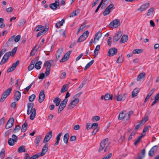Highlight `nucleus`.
Here are the masks:
<instances>
[{
  "label": "nucleus",
  "mask_w": 159,
  "mask_h": 159,
  "mask_svg": "<svg viewBox=\"0 0 159 159\" xmlns=\"http://www.w3.org/2000/svg\"><path fill=\"white\" fill-rule=\"evenodd\" d=\"M18 152L19 153L25 152V147L23 146H21L18 149Z\"/></svg>",
  "instance_id": "obj_38"
},
{
  "label": "nucleus",
  "mask_w": 159,
  "mask_h": 159,
  "mask_svg": "<svg viewBox=\"0 0 159 159\" xmlns=\"http://www.w3.org/2000/svg\"><path fill=\"white\" fill-rule=\"evenodd\" d=\"M36 97V96L35 94H32L29 97V101L30 102H32L34 101Z\"/></svg>",
  "instance_id": "obj_50"
},
{
  "label": "nucleus",
  "mask_w": 159,
  "mask_h": 159,
  "mask_svg": "<svg viewBox=\"0 0 159 159\" xmlns=\"http://www.w3.org/2000/svg\"><path fill=\"white\" fill-rule=\"evenodd\" d=\"M48 30V28H45L43 30L39 32L37 35V37H39L43 34L45 33Z\"/></svg>",
  "instance_id": "obj_31"
},
{
  "label": "nucleus",
  "mask_w": 159,
  "mask_h": 159,
  "mask_svg": "<svg viewBox=\"0 0 159 159\" xmlns=\"http://www.w3.org/2000/svg\"><path fill=\"white\" fill-rule=\"evenodd\" d=\"M50 69H49L48 68H46V70L45 72V74L46 75V76H48L50 73Z\"/></svg>",
  "instance_id": "obj_60"
},
{
  "label": "nucleus",
  "mask_w": 159,
  "mask_h": 159,
  "mask_svg": "<svg viewBox=\"0 0 159 159\" xmlns=\"http://www.w3.org/2000/svg\"><path fill=\"white\" fill-rule=\"evenodd\" d=\"M63 49L62 48L59 49L57 52L56 54V60L58 61L61 57L63 55Z\"/></svg>",
  "instance_id": "obj_19"
},
{
  "label": "nucleus",
  "mask_w": 159,
  "mask_h": 159,
  "mask_svg": "<svg viewBox=\"0 0 159 159\" xmlns=\"http://www.w3.org/2000/svg\"><path fill=\"white\" fill-rule=\"evenodd\" d=\"M19 61L17 60L15 63H13L12 66L7 69V72L9 73L14 70L15 69L16 67L19 65Z\"/></svg>",
  "instance_id": "obj_15"
},
{
  "label": "nucleus",
  "mask_w": 159,
  "mask_h": 159,
  "mask_svg": "<svg viewBox=\"0 0 159 159\" xmlns=\"http://www.w3.org/2000/svg\"><path fill=\"white\" fill-rule=\"evenodd\" d=\"M65 23V20L63 19L58 22L56 23L55 25V26L57 28H59L61 26L63 25V24Z\"/></svg>",
  "instance_id": "obj_28"
},
{
  "label": "nucleus",
  "mask_w": 159,
  "mask_h": 159,
  "mask_svg": "<svg viewBox=\"0 0 159 159\" xmlns=\"http://www.w3.org/2000/svg\"><path fill=\"white\" fill-rule=\"evenodd\" d=\"M27 124L26 122L24 123L22 125L21 131L22 132H25L27 129Z\"/></svg>",
  "instance_id": "obj_39"
},
{
  "label": "nucleus",
  "mask_w": 159,
  "mask_h": 159,
  "mask_svg": "<svg viewBox=\"0 0 159 159\" xmlns=\"http://www.w3.org/2000/svg\"><path fill=\"white\" fill-rule=\"evenodd\" d=\"M68 85L67 84L64 85L62 87L61 90V93H63L68 90Z\"/></svg>",
  "instance_id": "obj_35"
},
{
  "label": "nucleus",
  "mask_w": 159,
  "mask_h": 159,
  "mask_svg": "<svg viewBox=\"0 0 159 159\" xmlns=\"http://www.w3.org/2000/svg\"><path fill=\"white\" fill-rule=\"evenodd\" d=\"M62 134L61 133H60L59 134L57 135L56 138V142L54 144V146H56L59 143V141L60 140V137L62 135Z\"/></svg>",
  "instance_id": "obj_29"
},
{
  "label": "nucleus",
  "mask_w": 159,
  "mask_h": 159,
  "mask_svg": "<svg viewBox=\"0 0 159 159\" xmlns=\"http://www.w3.org/2000/svg\"><path fill=\"white\" fill-rule=\"evenodd\" d=\"M21 97V93L17 91L15 92L14 95L15 100L18 101L20 99Z\"/></svg>",
  "instance_id": "obj_23"
},
{
  "label": "nucleus",
  "mask_w": 159,
  "mask_h": 159,
  "mask_svg": "<svg viewBox=\"0 0 159 159\" xmlns=\"http://www.w3.org/2000/svg\"><path fill=\"white\" fill-rule=\"evenodd\" d=\"M102 36V33L100 31L98 32L95 35L94 39L93 41V43L94 44L96 43V40L98 41L99 40V39Z\"/></svg>",
  "instance_id": "obj_21"
},
{
  "label": "nucleus",
  "mask_w": 159,
  "mask_h": 159,
  "mask_svg": "<svg viewBox=\"0 0 159 159\" xmlns=\"http://www.w3.org/2000/svg\"><path fill=\"white\" fill-rule=\"evenodd\" d=\"M52 61V60L49 61H45L44 63V66H47V68L50 69V67L51 66L52 64L51 61Z\"/></svg>",
  "instance_id": "obj_33"
},
{
  "label": "nucleus",
  "mask_w": 159,
  "mask_h": 159,
  "mask_svg": "<svg viewBox=\"0 0 159 159\" xmlns=\"http://www.w3.org/2000/svg\"><path fill=\"white\" fill-rule=\"evenodd\" d=\"M79 99L77 98H75V99L72 101L69 104L67 107L68 109L70 110L72 109L73 107L72 106V105L76 106L79 102Z\"/></svg>",
  "instance_id": "obj_10"
},
{
  "label": "nucleus",
  "mask_w": 159,
  "mask_h": 159,
  "mask_svg": "<svg viewBox=\"0 0 159 159\" xmlns=\"http://www.w3.org/2000/svg\"><path fill=\"white\" fill-rule=\"evenodd\" d=\"M52 136V131H51L48 132L46 135L44 139L43 143H46L48 142L51 139Z\"/></svg>",
  "instance_id": "obj_13"
},
{
  "label": "nucleus",
  "mask_w": 159,
  "mask_h": 159,
  "mask_svg": "<svg viewBox=\"0 0 159 159\" xmlns=\"http://www.w3.org/2000/svg\"><path fill=\"white\" fill-rule=\"evenodd\" d=\"M139 91V89L135 88L134 89L132 93V97L133 98L136 96Z\"/></svg>",
  "instance_id": "obj_25"
},
{
  "label": "nucleus",
  "mask_w": 159,
  "mask_h": 159,
  "mask_svg": "<svg viewBox=\"0 0 159 159\" xmlns=\"http://www.w3.org/2000/svg\"><path fill=\"white\" fill-rule=\"evenodd\" d=\"M12 138H10L8 142V144L10 146H13L15 142H16L18 140L17 137L15 134L12 135Z\"/></svg>",
  "instance_id": "obj_5"
},
{
  "label": "nucleus",
  "mask_w": 159,
  "mask_h": 159,
  "mask_svg": "<svg viewBox=\"0 0 159 159\" xmlns=\"http://www.w3.org/2000/svg\"><path fill=\"white\" fill-rule=\"evenodd\" d=\"M127 95V94L126 93L120 94L118 96H116L115 98L117 101L124 100L126 98Z\"/></svg>",
  "instance_id": "obj_17"
},
{
  "label": "nucleus",
  "mask_w": 159,
  "mask_h": 159,
  "mask_svg": "<svg viewBox=\"0 0 159 159\" xmlns=\"http://www.w3.org/2000/svg\"><path fill=\"white\" fill-rule=\"evenodd\" d=\"M60 101L61 100L58 97L55 98L53 101L54 103L56 104V106H58L59 105Z\"/></svg>",
  "instance_id": "obj_36"
},
{
  "label": "nucleus",
  "mask_w": 159,
  "mask_h": 159,
  "mask_svg": "<svg viewBox=\"0 0 159 159\" xmlns=\"http://www.w3.org/2000/svg\"><path fill=\"white\" fill-rule=\"evenodd\" d=\"M11 90L12 88H9L2 93L0 99L1 102H2L4 101L6 98L10 94Z\"/></svg>",
  "instance_id": "obj_2"
},
{
  "label": "nucleus",
  "mask_w": 159,
  "mask_h": 159,
  "mask_svg": "<svg viewBox=\"0 0 159 159\" xmlns=\"http://www.w3.org/2000/svg\"><path fill=\"white\" fill-rule=\"evenodd\" d=\"M93 62L94 60H92L90 61L87 63L84 68V70H86L88 68H89L92 65Z\"/></svg>",
  "instance_id": "obj_37"
},
{
  "label": "nucleus",
  "mask_w": 159,
  "mask_h": 159,
  "mask_svg": "<svg viewBox=\"0 0 159 159\" xmlns=\"http://www.w3.org/2000/svg\"><path fill=\"white\" fill-rule=\"evenodd\" d=\"M66 73L65 72H62L60 75V78L61 79H63L65 78Z\"/></svg>",
  "instance_id": "obj_63"
},
{
  "label": "nucleus",
  "mask_w": 159,
  "mask_h": 159,
  "mask_svg": "<svg viewBox=\"0 0 159 159\" xmlns=\"http://www.w3.org/2000/svg\"><path fill=\"white\" fill-rule=\"evenodd\" d=\"M11 55V54H10V52L6 53L0 62V65H1L5 63L8 60Z\"/></svg>",
  "instance_id": "obj_6"
},
{
  "label": "nucleus",
  "mask_w": 159,
  "mask_h": 159,
  "mask_svg": "<svg viewBox=\"0 0 159 159\" xmlns=\"http://www.w3.org/2000/svg\"><path fill=\"white\" fill-rule=\"evenodd\" d=\"M40 156V153H39L38 154L34 155L30 157V159H36Z\"/></svg>",
  "instance_id": "obj_53"
},
{
  "label": "nucleus",
  "mask_w": 159,
  "mask_h": 159,
  "mask_svg": "<svg viewBox=\"0 0 159 159\" xmlns=\"http://www.w3.org/2000/svg\"><path fill=\"white\" fill-rule=\"evenodd\" d=\"M89 34V31L88 30H86L79 38L77 40V42L79 43L84 41L87 38Z\"/></svg>",
  "instance_id": "obj_4"
},
{
  "label": "nucleus",
  "mask_w": 159,
  "mask_h": 159,
  "mask_svg": "<svg viewBox=\"0 0 159 159\" xmlns=\"http://www.w3.org/2000/svg\"><path fill=\"white\" fill-rule=\"evenodd\" d=\"M5 155V150L3 148L2 149L0 153V156L2 158H4Z\"/></svg>",
  "instance_id": "obj_52"
},
{
  "label": "nucleus",
  "mask_w": 159,
  "mask_h": 159,
  "mask_svg": "<svg viewBox=\"0 0 159 159\" xmlns=\"http://www.w3.org/2000/svg\"><path fill=\"white\" fill-rule=\"evenodd\" d=\"M77 10H75L74 11H73L72 12L70 16V17H73L74 16H76L77 14L76 12L77 11Z\"/></svg>",
  "instance_id": "obj_61"
},
{
  "label": "nucleus",
  "mask_w": 159,
  "mask_h": 159,
  "mask_svg": "<svg viewBox=\"0 0 159 159\" xmlns=\"http://www.w3.org/2000/svg\"><path fill=\"white\" fill-rule=\"evenodd\" d=\"M110 11L106 8L103 12V14L104 16H105L109 14L110 13Z\"/></svg>",
  "instance_id": "obj_58"
},
{
  "label": "nucleus",
  "mask_w": 159,
  "mask_h": 159,
  "mask_svg": "<svg viewBox=\"0 0 159 159\" xmlns=\"http://www.w3.org/2000/svg\"><path fill=\"white\" fill-rule=\"evenodd\" d=\"M48 148V145L47 143H46L43 147L41 152L40 153V156H43L47 152Z\"/></svg>",
  "instance_id": "obj_22"
},
{
  "label": "nucleus",
  "mask_w": 159,
  "mask_h": 159,
  "mask_svg": "<svg viewBox=\"0 0 159 159\" xmlns=\"http://www.w3.org/2000/svg\"><path fill=\"white\" fill-rule=\"evenodd\" d=\"M71 52V51H68L66 54L64 55V56L60 61V62H63L67 61L68 60L69 56Z\"/></svg>",
  "instance_id": "obj_12"
},
{
  "label": "nucleus",
  "mask_w": 159,
  "mask_h": 159,
  "mask_svg": "<svg viewBox=\"0 0 159 159\" xmlns=\"http://www.w3.org/2000/svg\"><path fill=\"white\" fill-rule=\"evenodd\" d=\"M65 107H64L63 106H61L60 105L58 108V113H60L61 111H62L63 110Z\"/></svg>",
  "instance_id": "obj_62"
},
{
  "label": "nucleus",
  "mask_w": 159,
  "mask_h": 159,
  "mask_svg": "<svg viewBox=\"0 0 159 159\" xmlns=\"http://www.w3.org/2000/svg\"><path fill=\"white\" fill-rule=\"evenodd\" d=\"M69 137V134L68 133H66L65 134L63 137V141L65 143L67 144L68 140Z\"/></svg>",
  "instance_id": "obj_26"
},
{
  "label": "nucleus",
  "mask_w": 159,
  "mask_h": 159,
  "mask_svg": "<svg viewBox=\"0 0 159 159\" xmlns=\"http://www.w3.org/2000/svg\"><path fill=\"white\" fill-rule=\"evenodd\" d=\"M111 157V153H110L109 154L107 155L105 157H104L102 159H109Z\"/></svg>",
  "instance_id": "obj_64"
},
{
  "label": "nucleus",
  "mask_w": 159,
  "mask_h": 159,
  "mask_svg": "<svg viewBox=\"0 0 159 159\" xmlns=\"http://www.w3.org/2000/svg\"><path fill=\"white\" fill-rule=\"evenodd\" d=\"M20 129V126L19 125H17L16 126L15 129L13 130V132L14 133H16L17 131H19Z\"/></svg>",
  "instance_id": "obj_49"
},
{
  "label": "nucleus",
  "mask_w": 159,
  "mask_h": 159,
  "mask_svg": "<svg viewBox=\"0 0 159 159\" xmlns=\"http://www.w3.org/2000/svg\"><path fill=\"white\" fill-rule=\"evenodd\" d=\"M14 121V118L13 117L10 118L7 121L6 125L5 128L6 129H8L11 128L13 124Z\"/></svg>",
  "instance_id": "obj_9"
},
{
  "label": "nucleus",
  "mask_w": 159,
  "mask_h": 159,
  "mask_svg": "<svg viewBox=\"0 0 159 159\" xmlns=\"http://www.w3.org/2000/svg\"><path fill=\"white\" fill-rule=\"evenodd\" d=\"M42 63V62L41 61H39L37 62H36V61H35L34 67L37 70H39L41 68L40 65Z\"/></svg>",
  "instance_id": "obj_34"
},
{
  "label": "nucleus",
  "mask_w": 159,
  "mask_h": 159,
  "mask_svg": "<svg viewBox=\"0 0 159 159\" xmlns=\"http://www.w3.org/2000/svg\"><path fill=\"white\" fill-rule=\"evenodd\" d=\"M112 95H110L109 93H107L104 96V98L105 100H108L109 99H112Z\"/></svg>",
  "instance_id": "obj_40"
},
{
  "label": "nucleus",
  "mask_w": 159,
  "mask_h": 159,
  "mask_svg": "<svg viewBox=\"0 0 159 159\" xmlns=\"http://www.w3.org/2000/svg\"><path fill=\"white\" fill-rule=\"evenodd\" d=\"M128 39V37L126 35H123L121 38L120 43H122L126 42Z\"/></svg>",
  "instance_id": "obj_27"
},
{
  "label": "nucleus",
  "mask_w": 159,
  "mask_h": 159,
  "mask_svg": "<svg viewBox=\"0 0 159 159\" xmlns=\"http://www.w3.org/2000/svg\"><path fill=\"white\" fill-rule=\"evenodd\" d=\"M124 61V59L122 57H119L117 60L116 62L117 63H121Z\"/></svg>",
  "instance_id": "obj_54"
},
{
  "label": "nucleus",
  "mask_w": 159,
  "mask_h": 159,
  "mask_svg": "<svg viewBox=\"0 0 159 159\" xmlns=\"http://www.w3.org/2000/svg\"><path fill=\"white\" fill-rule=\"evenodd\" d=\"M108 141V139H106L102 141L98 149L99 152H100L103 150L105 147Z\"/></svg>",
  "instance_id": "obj_7"
},
{
  "label": "nucleus",
  "mask_w": 159,
  "mask_h": 159,
  "mask_svg": "<svg viewBox=\"0 0 159 159\" xmlns=\"http://www.w3.org/2000/svg\"><path fill=\"white\" fill-rule=\"evenodd\" d=\"M154 10V8L153 7L150 8L148 10L147 15L149 16L152 15Z\"/></svg>",
  "instance_id": "obj_47"
},
{
  "label": "nucleus",
  "mask_w": 159,
  "mask_h": 159,
  "mask_svg": "<svg viewBox=\"0 0 159 159\" xmlns=\"http://www.w3.org/2000/svg\"><path fill=\"white\" fill-rule=\"evenodd\" d=\"M86 128L87 129H89L92 128V124L91 123H89L86 125Z\"/></svg>",
  "instance_id": "obj_59"
},
{
  "label": "nucleus",
  "mask_w": 159,
  "mask_h": 159,
  "mask_svg": "<svg viewBox=\"0 0 159 159\" xmlns=\"http://www.w3.org/2000/svg\"><path fill=\"white\" fill-rule=\"evenodd\" d=\"M20 39V35H18L16 37L15 36L14 41L16 43L18 42Z\"/></svg>",
  "instance_id": "obj_56"
},
{
  "label": "nucleus",
  "mask_w": 159,
  "mask_h": 159,
  "mask_svg": "<svg viewBox=\"0 0 159 159\" xmlns=\"http://www.w3.org/2000/svg\"><path fill=\"white\" fill-rule=\"evenodd\" d=\"M117 52V49L115 48H113L109 50L107 53L108 56L109 57L112 56L116 54Z\"/></svg>",
  "instance_id": "obj_14"
},
{
  "label": "nucleus",
  "mask_w": 159,
  "mask_h": 159,
  "mask_svg": "<svg viewBox=\"0 0 159 159\" xmlns=\"http://www.w3.org/2000/svg\"><path fill=\"white\" fill-rule=\"evenodd\" d=\"M17 49V47H15L11 51L8 52H10V54H11V56H13L16 53Z\"/></svg>",
  "instance_id": "obj_44"
},
{
  "label": "nucleus",
  "mask_w": 159,
  "mask_h": 159,
  "mask_svg": "<svg viewBox=\"0 0 159 159\" xmlns=\"http://www.w3.org/2000/svg\"><path fill=\"white\" fill-rule=\"evenodd\" d=\"M35 63V60H33L31 62V63L28 67V70L29 71L32 70L34 67V64Z\"/></svg>",
  "instance_id": "obj_30"
},
{
  "label": "nucleus",
  "mask_w": 159,
  "mask_h": 159,
  "mask_svg": "<svg viewBox=\"0 0 159 159\" xmlns=\"http://www.w3.org/2000/svg\"><path fill=\"white\" fill-rule=\"evenodd\" d=\"M34 105V103H28L27 104V114L29 115L31 113L30 119L32 120L34 119L36 114L35 109L33 108Z\"/></svg>",
  "instance_id": "obj_1"
},
{
  "label": "nucleus",
  "mask_w": 159,
  "mask_h": 159,
  "mask_svg": "<svg viewBox=\"0 0 159 159\" xmlns=\"http://www.w3.org/2000/svg\"><path fill=\"white\" fill-rule=\"evenodd\" d=\"M59 5V0H55L54 3H51L50 4L49 7L52 10H56Z\"/></svg>",
  "instance_id": "obj_11"
},
{
  "label": "nucleus",
  "mask_w": 159,
  "mask_h": 159,
  "mask_svg": "<svg viewBox=\"0 0 159 159\" xmlns=\"http://www.w3.org/2000/svg\"><path fill=\"white\" fill-rule=\"evenodd\" d=\"M26 22V20L25 19H23L20 20L18 25V26L19 27L23 26Z\"/></svg>",
  "instance_id": "obj_48"
},
{
  "label": "nucleus",
  "mask_w": 159,
  "mask_h": 159,
  "mask_svg": "<svg viewBox=\"0 0 159 159\" xmlns=\"http://www.w3.org/2000/svg\"><path fill=\"white\" fill-rule=\"evenodd\" d=\"M145 72H142L140 73L138 75L137 79V81H140L141 79L144 78L145 76Z\"/></svg>",
  "instance_id": "obj_32"
},
{
  "label": "nucleus",
  "mask_w": 159,
  "mask_h": 159,
  "mask_svg": "<svg viewBox=\"0 0 159 159\" xmlns=\"http://www.w3.org/2000/svg\"><path fill=\"white\" fill-rule=\"evenodd\" d=\"M42 138L41 135L38 136L35 139V143L36 146H38L39 143Z\"/></svg>",
  "instance_id": "obj_24"
},
{
  "label": "nucleus",
  "mask_w": 159,
  "mask_h": 159,
  "mask_svg": "<svg viewBox=\"0 0 159 159\" xmlns=\"http://www.w3.org/2000/svg\"><path fill=\"white\" fill-rule=\"evenodd\" d=\"M36 50L34 49V48H33L30 53V56H33L34 55L35 53L36 52Z\"/></svg>",
  "instance_id": "obj_55"
},
{
  "label": "nucleus",
  "mask_w": 159,
  "mask_h": 159,
  "mask_svg": "<svg viewBox=\"0 0 159 159\" xmlns=\"http://www.w3.org/2000/svg\"><path fill=\"white\" fill-rule=\"evenodd\" d=\"M122 34V33L121 32H119L116 33L113 37V42L115 43L117 41L121 36Z\"/></svg>",
  "instance_id": "obj_20"
},
{
  "label": "nucleus",
  "mask_w": 159,
  "mask_h": 159,
  "mask_svg": "<svg viewBox=\"0 0 159 159\" xmlns=\"http://www.w3.org/2000/svg\"><path fill=\"white\" fill-rule=\"evenodd\" d=\"M158 149V146L157 145H155L153 146L148 152V155L150 157H152L154 155L155 153L157 152Z\"/></svg>",
  "instance_id": "obj_8"
},
{
  "label": "nucleus",
  "mask_w": 159,
  "mask_h": 159,
  "mask_svg": "<svg viewBox=\"0 0 159 159\" xmlns=\"http://www.w3.org/2000/svg\"><path fill=\"white\" fill-rule=\"evenodd\" d=\"M98 124L97 123H93V124H92V129H98L97 128V127L98 126Z\"/></svg>",
  "instance_id": "obj_51"
},
{
  "label": "nucleus",
  "mask_w": 159,
  "mask_h": 159,
  "mask_svg": "<svg viewBox=\"0 0 159 159\" xmlns=\"http://www.w3.org/2000/svg\"><path fill=\"white\" fill-rule=\"evenodd\" d=\"M45 97L44 92L43 90H42L41 91L39 94V101L41 103L44 100Z\"/></svg>",
  "instance_id": "obj_18"
},
{
  "label": "nucleus",
  "mask_w": 159,
  "mask_h": 159,
  "mask_svg": "<svg viewBox=\"0 0 159 159\" xmlns=\"http://www.w3.org/2000/svg\"><path fill=\"white\" fill-rule=\"evenodd\" d=\"M143 52V50L142 49H135L133 51V53L134 54H139Z\"/></svg>",
  "instance_id": "obj_46"
},
{
  "label": "nucleus",
  "mask_w": 159,
  "mask_h": 159,
  "mask_svg": "<svg viewBox=\"0 0 159 159\" xmlns=\"http://www.w3.org/2000/svg\"><path fill=\"white\" fill-rule=\"evenodd\" d=\"M125 114L124 113V111H122L120 112L118 120H120L125 118Z\"/></svg>",
  "instance_id": "obj_43"
},
{
  "label": "nucleus",
  "mask_w": 159,
  "mask_h": 159,
  "mask_svg": "<svg viewBox=\"0 0 159 159\" xmlns=\"http://www.w3.org/2000/svg\"><path fill=\"white\" fill-rule=\"evenodd\" d=\"M33 84V82H32L30 85H29V86L26 87V88H25L24 89V91L25 92L28 91L29 89L31 88Z\"/></svg>",
  "instance_id": "obj_57"
},
{
  "label": "nucleus",
  "mask_w": 159,
  "mask_h": 159,
  "mask_svg": "<svg viewBox=\"0 0 159 159\" xmlns=\"http://www.w3.org/2000/svg\"><path fill=\"white\" fill-rule=\"evenodd\" d=\"M68 101L67 99H64L61 103L60 105L65 107Z\"/></svg>",
  "instance_id": "obj_45"
},
{
  "label": "nucleus",
  "mask_w": 159,
  "mask_h": 159,
  "mask_svg": "<svg viewBox=\"0 0 159 159\" xmlns=\"http://www.w3.org/2000/svg\"><path fill=\"white\" fill-rule=\"evenodd\" d=\"M150 5L149 2H147L142 5L140 8L138 9V11H139L141 12H142L145 11L149 7Z\"/></svg>",
  "instance_id": "obj_16"
},
{
  "label": "nucleus",
  "mask_w": 159,
  "mask_h": 159,
  "mask_svg": "<svg viewBox=\"0 0 159 159\" xmlns=\"http://www.w3.org/2000/svg\"><path fill=\"white\" fill-rule=\"evenodd\" d=\"M44 28L43 26L39 25L34 28V30L36 32H37L43 29Z\"/></svg>",
  "instance_id": "obj_41"
},
{
  "label": "nucleus",
  "mask_w": 159,
  "mask_h": 159,
  "mask_svg": "<svg viewBox=\"0 0 159 159\" xmlns=\"http://www.w3.org/2000/svg\"><path fill=\"white\" fill-rule=\"evenodd\" d=\"M100 45H98L96 46L94 51V53L95 56L97 55L98 53V51H99L100 48Z\"/></svg>",
  "instance_id": "obj_42"
},
{
  "label": "nucleus",
  "mask_w": 159,
  "mask_h": 159,
  "mask_svg": "<svg viewBox=\"0 0 159 159\" xmlns=\"http://www.w3.org/2000/svg\"><path fill=\"white\" fill-rule=\"evenodd\" d=\"M120 24V20L118 19H115L110 23L109 26L112 28H115L118 27Z\"/></svg>",
  "instance_id": "obj_3"
}]
</instances>
